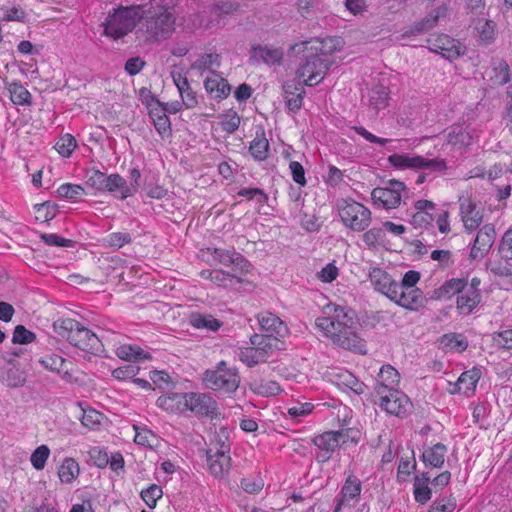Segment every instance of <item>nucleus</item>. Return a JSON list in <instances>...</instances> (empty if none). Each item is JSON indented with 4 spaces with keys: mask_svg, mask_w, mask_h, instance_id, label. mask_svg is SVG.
<instances>
[{
    "mask_svg": "<svg viewBox=\"0 0 512 512\" xmlns=\"http://www.w3.org/2000/svg\"><path fill=\"white\" fill-rule=\"evenodd\" d=\"M324 314L325 316L318 317L315 323L334 344L347 350L366 353L365 341L357 333L359 323L353 310L338 305H327Z\"/></svg>",
    "mask_w": 512,
    "mask_h": 512,
    "instance_id": "f257e3e1",
    "label": "nucleus"
},
{
    "mask_svg": "<svg viewBox=\"0 0 512 512\" xmlns=\"http://www.w3.org/2000/svg\"><path fill=\"white\" fill-rule=\"evenodd\" d=\"M175 0H158L140 14L142 19L137 33L145 42L168 39L175 31Z\"/></svg>",
    "mask_w": 512,
    "mask_h": 512,
    "instance_id": "f03ea898",
    "label": "nucleus"
},
{
    "mask_svg": "<svg viewBox=\"0 0 512 512\" xmlns=\"http://www.w3.org/2000/svg\"><path fill=\"white\" fill-rule=\"evenodd\" d=\"M53 328L60 337L82 351L91 354H98L102 351L103 345L99 337L74 319H58L54 322Z\"/></svg>",
    "mask_w": 512,
    "mask_h": 512,
    "instance_id": "7ed1b4c3",
    "label": "nucleus"
},
{
    "mask_svg": "<svg viewBox=\"0 0 512 512\" xmlns=\"http://www.w3.org/2000/svg\"><path fill=\"white\" fill-rule=\"evenodd\" d=\"M388 162L397 169L423 171L416 179V184L418 185L423 184L430 174L444 173L447 170V164L444 159H430L416 154H392L388 157Z\"/></svg>",
    "mask_w": 512,
    "mask_h": 512,
    "instance_id": "20e7f679",
    "label": "nucleus"
},
{
    "mask_svg": "<svg viewBox=\"0 0 512 512\" xmlns=\"http://www.w3.org/2000/svg\"><path fill=\"white\" fill-rule=\"evenodd\" d=\"M140 19V7H119L108 14L103 23L104 34L113 39H120L131 32Z\"/></svg>",
    "mask_w": 512,
    "mask_h": 512,
    "instance_id": "39448f33",
    "label": "nucleus"
},
{
    "mask_svg": "<svg viewBox=\"0 0 512 512\" xmlns=\"http://www.w3.org/2000/svg\"><path fill=\"white\" fill-rule=\"evenodd\" d=\"M298 50V48H295ZM298 53L300 51H297ZM305 53L302 62L296 71L298 79L302 80L306 86H316L325 77L326 72L329 70L330 62L314 52L308 50Z\"/></svg>",
    "mask_w": 512,
    "mask_h": 512,
    "instance_id": "423d86ee",
    "label": "nucleus"
},
{
    "mask_svg": "<svg viewBox=\"0 0 512 512\" xmlns=\"http://www.w3.org/2000/svg\"><path fill=\"white\" fill-rule=\"evenodd\" d=\"M203 381L209 389L233 393L239 387L240 376L236 368L228 367L225 361H220L215 370L204 373Z\"/></svg>",
    "mask_w": 512,
    "mask_h": 512,
    "instance_id": "0eeeda50",
    "label": "nucleus"
},
{
    "mask_svg": "<svg viewBox=\"0 0 512 512\" xmlns=\"http://www.w3.org/2000/svg\"><path fill=\"white\" fill-rule=\"evenodd\" d=\"M86 183L98 191L118 192L119 198L122 200L133 195L134 189L129 188L126 180L119 174L106 175L99 170L92 169L87 173Z\"/></svg>",
    "mask_w": 512,
    "mask_h": 512,
    "instance_id": "6e6552de",
    "label": "nucleus"
},
{
    "mask_svg": "<svg viewBox=\"0 0 512 512\" xmlns=\"http://www.w3.org/2000/svg\"><path fill=\"white\" fill-rule=\"evenodd\" d=\"M338 211L343 224L354 231H364L370 225L371 211L359 202L342 200Z\"/></svg>",
    "mask_w": 512,
    "mask_h": 512,
    "instance_id": "1a4fd4ad",
    "label": "nucleus"
},
{
    "mask_svg": "<svg viewBox=\"0 0 512 512\" xmlns=\"http://www.w3.org/2000/svg\"><path fill=\"white\" fill-rule=\"evenodd\" d=\"M377 396L380 407L388 414L404 417L412 408L408 396L398 389H385L380 386L377 389Z\"/></svg>",
    "mask_w": 512,
    "mask_h": 512,
    "instance_id": "9d476101",
    "label": "nucleus"
},
{
    "mask_svg": "<svg viewBox=\"0 0 512 512\" xmlns=\"http://www.w3.org/2000/svg\"><path fill=\"white\" fill-rule=\"evenodd\" d=\"M348 431H327L323 434L317 435L313 438L312 442L317 447L318 451L315 455L319 463L329 461L334 451L348 441Z\"/></svg>",
    "mask_w": 512,
    "mask_h": 512,
    "instance_id": "9b49d317",
    "label": "nucleus"
},
{
    "mask_svg": "<svg viewBox=\"0 0 512 512\" xmlns=\"http://www.w3.org/2000/svg\"><path fill=\"white\" fill-rule=\"evenodd\" d=\"M405 184L398 180H390L385 187H377L372 190L371 197L375 205L385 209H393L401 202V192Z\"/></svg>",
    "mask_w": 512,
    "mask_h": 512,
    "instance_id": "f8f14e48",
    "label": "nucleus"
},
{
    "mask_svg": "<svg viewBox=\"0 0 512 512\" xmlns=\"http://www.w3.org/2000/svg\"><path fill=\"white\" fill-rule=\"evenodd\" d=\"M218 447L207 450V463L209 471L216 477L223 476L230 469V445L224 441L217 443Z\"/></svg>",
    "mask_w": 512,
    "mask_h": 512,
    "instance_id": "ddd939ff",
    "label": "nucleus"
},
{
    "mask_svg": "<svg viewBox=\"0 0 512 512\" xmlns=\"http://www.w3.org/2000/svg\"><path fill=\"white\" fill-rule=\"evenodd\" d=\"M427 43L432 52L441 54L449 61L457 59L464 53L461 43L445 34L432 36Z\"/></svg>",
    "mask_w": 512,
    "mask_h": 512,
    "instance_id": "4468645a",
    "label": "nucleus"
},
{
    "mask_svg": "<svg viewBox=\"0 0 512 512\" xmlns=\"http://www.w3.org/2000/svg\"><path fill=\"white\" fill-rule=\"evenodd\" d=\"M213 259L225 266H233L232 271L244 275L249 272L251 264L248 260L235 250L221 248H208Z\"/></svg>",
    "mask_w": 512,
    "mask_h": 512,
    "instance_id": "2eb2a0df",
    "label": "nucleus"
},
{
    "mask_svg": "<svg viewBox=\"0 0 512 512\" xmlns=\"http://www.w3.org/2000/svg\"><path fill=\"white\" fill-rule=\"evenodd\" d=\"M496 239V230L493 224H485L482 226L474 239V243L472 245L470 251V258L482 259L484 258L492 248Z\"/></svg>",
    "mask_w": 512,
    "mask_h": 512,
    "instance_id": "dca6fc26",
    "label": "nucleus"
},
{
    "mask_svg": "<svg viewBox=\"0 0 512 512\" xmlns=\"http://www.w3.org/2000/svg\"><path fill=\"white\" fill-rule=\"evenodd\" d=\"M390 300L410 311H419L427 302L420 289L409 288L396 289Z\"/></svg>",
    "mask_w": 512,
    "mask_h": 512,
    "instance_id": "f3484780",
    "label": "nucleus"
},
{
    "mask_svg": "<svg viewBox=\"0 0 512 512\" xmlns=\"http://www.w3.org/2000/svg\"><path fill=\"white\" fill-rule=\"evenodd\" d=\"M459 209L461 220L467 232L475 231L483 221V212L470 198H460Z\"/></svg>",
    "mask_w": 512,
    "mask_h": 512,
    "instance_id": "a211bd4d",
    "label": "nucleus"
},
{
    "mask_svg": "<svg viewBox=\"0 0 512 512\" xmlns=\"http://www.w3.org/2000/svg\"><path fill=\"white\" fill-rule=\"evenodd\" d=\"M342 40L339 37H329L326 39H314L310 41H305L300 44H296L295 48H298V51H312L316 55L327 56L335 51L341 49Z\"/></svg>",
    "mask_w": 512,
    "mask_h": 512,
    "instance_id": "6ab92c4d",
    "label": "nucleus"
},
{
    "mask_svg": "<svg viewBox=\"0 0 512 512\" xmlns=\"http://www.w3.org/2000/svg\"><path fill=\"white\" fill-rule=\"evenodd\" d=\"M369 279L374 289L389 299L393 296L394 291L400 287L399 282L379 267H373L369 270Z\"/></svg>",
    "mask_w": 512,
    "mask_h": 512,
    "instance_id": "aec40b11",
    "label": "nucleus"
},
{
    "mask_svg": "<svg viewBox=\"0 0 512 512\" xmlns=\"http://www.w3.org/2000/svg\"><path fill=\"white\" fill-rule=\"evenodd\" d=\"M170 74L185 108L192 109L196 107L198 105L197 94L192 89L182 69H173Z\"/></svg>",
    "mask_w": 512,
    "mask_h": 512,
    "instance_id": "412c9836",
    "label": "nucleus"
},
{
    "mask_svg": "<svg viewBox=\"0 0 512 512\" xmlns=\"http://www.w3.org/2000/svg\"><path fill=\"white\" fill-rule=\"evenodd\" d=\"M188 410L200 416H209L216 412L217 403L208 394L189 392L187 397Z\"/></svg>",
    "mask_w": 512,
    "mask_h": 512,
    "instance_id": "4be33fe9",
    "label": "nucleus"
},
{
    "mask_svg": "<svg viewBox=\"0 0 512 512\" xmlns=\"http://www.w3.org/2000/svg\"><path fill=\"white\" fill-rule=\"evenodd\" d=\"M416 212L412 215L411 225L416 229H427L432 226L435 217L432 211L435 210L436 205L429 200H417L414 203Z\"/></svg>",
    "mask_w": 512,
    "mask_h": 512,
    "instance_id": "5701e85b",
    "label": "nucleus"
},
{
    "mask_svg": "<svg viewBox=\"0 0 512 512\" xmlns=\"http://www.w3.org/2000/svg\"><path fill=\"white\" fill-rule=\"evenodd\" d=\"M39 363L45 369L59 374L60 377L66 382H71L73 380V374L70 368V366H72L71 362L67 361L60 355H46L39 360Z\"/></svg>",
    "mask_w": 512,
    "mask_h": 512,
    "instance_id": "b1692460",
    "label": "nucleus"
},
{
    "mask_svg": "<svg viewBox=\"0 0 512 512\" xmlns=\"http://www.w3.org/2000/svg\"><path fill=\"white\" fill-rule=\"evenodd\" d=\"M257 319L261 329L266 332L265 335L281 338L288 332L287 326L284 322L271 312H261L257 315Z\"/></svg>",
    "mask_w": 512,
    "mask_h": 512,
    "instance_id": "393cba45",
    "label": "nucleus"
},
{
    "mask_svg": "<svg viewBox=\"0 0 512 512\" xmlns=\"http://www.w3.org/2000/svg\"><path fill=\"white\" fill-rule=\"evenodd\" d=\"M282 57L283 53L280 49L266 45H254L250 51V60L254 63L263 62L268 65H274L280 63Z\"/></svg>",
    "mask_w": 512,
    "mask_h": 512,
    "instance_id": "a878e982",
    "label": "nucleus"
},
{
    "mask_svg": "<svg viewBox=\"0 0 512 512\" xmlns=\"http://www.w3.org/2000/svg\"><path fill=\"white\" fill-rule=\"evenodd\" d=\"M481 377V371L478 368L463 372L454 385L451 393H461L469 396L475 391L476 385Z\"/></svg>",
    "mask_w": 512,
    "mask_h": 512,
    "instance_id": "bb28decb",
    "label": "nucleus"
},
{
    "mask_svg": "<svg viewBox=\"0 0 512 512\" xmlns=\"http://www.w3.org/2000/svg\"><path fill=\"white\" fill-rule=\"evenodd\" d=\"M205 90L213 95L214 98L223 99L226 98L231 91V86L215 71H212L209 76L204 80Z\"/></svg>",
    "mask_w": 512,
    "mask_h": 512,
    "instance_id": "cd10ccee",
    "label": "nucleus"
},
{
    "mask_svg": "<svg viewBox=\"0 0 512 512\" xmlns=\"http://www.w3.org/2000/svg\"><path fill=\"white\" fill-rule=\"evenodd\" d=\"M188 393H170L157 399V405L172 413H182L187 411Z\"/></svg>",
    "mask_w": 512,
    "mask_h": 512,
    "instance_id": "c85d7f7f",
    "label": "nucleus"
},
{
    "mask_svg": "<svg viewBox=\"0 0 512 512\" xmlns=\"http://www.w3.org/2000/svg\"><path fill=\"white\" fill-rule=\"evenodd\" d=\"M447 10L448 8L446 5L438 6L436 9L430 12L425 18L416 22L411 28V33L416 35L433 29L437 25L438 20L441 17L446 16Z\"/></svg>",
    "mask_w": 512,
    "mask_h": 512,
    "instance_id": "c756f323",
    "label": "nucleus"
},
{
    "mask_svg": "<svg viewBox=\"0 0 512 512\" xmlns=\"http://www.w3.org/2000/svg\"><path fill=\"white\" fill-rule=\"evenodd\" d=\"M481 302L480 292L468 291L465 288L457 296L456 308L461 315H469Z\"/></svg>",
    "mask_w": 512,
    "mask_h": 512,
    "instance_id": "7c9ffc66",
    "label": "nucleus"
},
{
    "mask_svg": "<svg viewBox=\"0 0 512 512\" xmlns=\"http://www.w3.org/2000/svg\"><path fill=\"white\" fill-rule=\"evenodd\" d=\"M465 288V279L452 278L445 281L439 288L433 291L432 299H450L454 295H459Z\"/></svg>",
    "mask_w": 512,
    "mask_h": 512,
    "instance_id": "2f4dec72",
    "label": "nucleus"
},
{
    "mask_svg": "<svg viewBox=\"0 0 512 512\" xmlns=\"http://www.w3.org/2000/svg\"><path fill=\"white\" fill-rule=\"evenodd\" d=\"M250 342L256 346L261 356L267 361L270 355L278 349L279 338L271 337V335L254 334L250 337Z\"/></svg>",
    "mask_w": 512,
    "mask_h": 512,
    "instance_id": "473e14b6",
    "label": "nucleus"
},
{
    "mask_svg": "<svg viewBox=\"0 0 512 512\" xmlns=\"http://www.w3.org/2000/svg\"><path fill=\"white\" fill-rule=\"evenodd\" d=\"M284 98L288 109L292 112L298 111L302 106L305 90L301 85L285 84Z\"/></svg>",
    "mask_w": 512,
    "mask_h": 512,
    "instance_id": "72a5a7b5",
    "label": "nucleus"
},
{
    "mask_svg": "<svg viewBox=\"0 0 512 512\" xmlns=\"http://www.w3.org/2000/svg\"><path fill=\"white\" fill-rule=\"evenodd\" d=\"M446 452L447 447L442 443H437L423 452L422 460L426 466L440 468L444 464Z\"/></svg>",
    "mask_w": 512,
    "mask_h": 512,
    "instance_id": "f704fd0d",
    "label": "nucleus"
},
{
    "mask_svg": "<svg viewBox=\"0 0 512 512\" xmlns=\"http://www.w3.org/2000/svg\"><path fill=\"white\" fill-rule=\"evenodd\" d=\"M400 382V374L391 365H384L380 369L378 374L377 384L375 386V392L382 386L385 389H397L396 386Z\"/></svg>",
    "mask_w": 512,
    "mask_h": 512,
    "instance_id": "c9c22d12",
    "label": "nucleus"
},
{
    "mask_svg": "<svg viewBox=\"0 0 512 512\" xmlns=\"http://www.w3.org/2000/svg\"><path fill=\"white\" fill-rule=\"evenodd\" d=\"M192 327L196 329H205L207 331H217L222 323L210 314L192 313L189 319Z\"/></svg>",
    "mask_w": 512,
    "mask_h": 512,
    "instance_id": "e433bc0d",
    "label": "nucleus"
},
{
    "mask_svg": "<svg viewBox=\"0 0 512 512\" xmlns=\"http://www.w3.org/2000/svg\"><path fill=\"white\" fill-rule=\"evenodd\" d=\"M6 88L13 104L22 106L31 104V94L20 82H6Z\"/></svg>",
    "mask_w": 512,
    "mask_h": 512,
    "instance_id": "4c0bfd02",
    "label": "nucleus"
},
{
    "mask_svg": "<svg viewBox=\"0 0 512 512\" xmlns=\"http://www.w3.org/2000/svg\"><path fill=\"white\" fill-rule=\"evenodd\" d=\"M249 151L253 158L257 161H264L268 157L269 142L265 137V133H256L255 138L250 143Z\"/></svg>",
    "mask_w": 512,
    "mask_h": 512,
    "instance_id": "58836bf2",
    "label": "nucleus"
},
{
    "mask_svg": "<svg viewBox=\"0 0 512 512\" xmlns=\"http://www.w3.org/2000/svg\"><path fill=\"white\" fill-rule=\"evenodd\" d=\"M116 355L126 361H136L150 358L149 353L136 345H121L116 350Z\"/></svg>",
    "mask_w": 512,
    "mask_h": 512,
    "instance_id": "ea45409f",
    "label": "nucleus"
},
{
    "mask_svg": "<svg viewBox=\"0 0 512 512\" xmlns=\"http://www.w3.org/2000/svg\"><path fill=\"white\" fill-rule=\"evenodd\" d=\"M219 55L213 53L201 54L192 64V69L199 71L201 74L209 71L210 73L214 67H219Z\"/></svg>",
    "mask_w": 512,
    "mask_h": 512,
    "instance_id": "a19ab883",
    "label": "nucleus"
},
{
    "mask_svg": "<svg viewBox=\"0 0 512 512\" xmlns=\"http://www.w3.org/2000/svg\"><path fill=\"white\" fill-rule=\"evenodd\" d=\"M361 489L362 486L360 480L354 475L348 476L341 489L342 498L340 500L345 502L357 499L360 496Z\"/></svg>",
    "mask_w": 512,
    "mask_h": 512,
    "instance_id": "79ce46f5",
    "label": "nucleus"
},
{
    "mask_svg": "<svg viewBox=\"0 0 512 512\" xmlns=\"http://www.w3.org/2000/svg\"><path fill=\"white\" fill-rule=\"evenodd\" d=\"M79 474V465L72 458H66L61 464L58 475L63 483H71Z\"/></svg>",
    "mask_w": 512,
    "mask_h": 512,
    "instance_id": "37998d69",
    "label": "nucleus"
},
{
    "mask_svg": "<svg viewBox=\"0 0 512 512\" xmlns=\"http://www.w3.org/2000/svg\"><path fill=\"white\" fill-rule=\"evenodd\" d=\"M238 358L242 363L246 364L248 367H253L258 363L266 362L263 356H261V353L254 345H252L251 347L240 349L238 353Z\"/></svg>",
    "mask_w": 512,
    "mask_h": 512,
    "instance_id": "c03bdc74",
    "label": "nucleus"
},
{
    "mask_svg": "<svg viewBox=\"0 0 512 512\" xmlns=\"http://www.w3.org/2000/svg\"><path fill=\"white\" fill-rule=\"evenodd\" d=\"M242 275L236 272H225L223 270H213V275L211 277V282L223 286L228 287L233 285V281L236 280L238 283H242Z\"/></svg>",
    "mask_w": 512,
    "mask_h": 512,
    "instance_id": "a18cd8bd",
    "label": "nucleus"
},
{
    "mask_svg": "<svg viewBox=\"0 0 512 512\" xmlns=\"http://www.w3.org/2000/svg\"><path fill=\"white\" fill-rule=\"evenodd\" d=\"M251 389L254 393L262 396H273L277 395L281 388L276 381H255L251 384Z\"/></svg>",
    "mask_w": 512,
    "mask_h": 512,
    "instance_id": "49530a36",
    "label": "nucleus"
},
{
    "mask_svg": "<svg viewBox=\"0 0 512 512\" xmlns=\"http://www.w3.org/2000/svg\"><path fill=\"white\" fill-rule=\"evenodd\" d=\"M388 92L384 86H376L371 89L369 94V103L375 110L383 109L387 106Z\"/></svg>",
    "mask_w": 512,
    "mask_h": 512,
    "instance_id": "de8ad7c7",
    "label": "nucleus"
},
{
    "mask_svg": "<svg viewBox=\"0 0 512 512\" xmlns=\"http://www.w3.org/2000/svg\"><path fill=\"white\" fill-rule=\"evenodd\" d=\"M131 241L132 237L127 232H113L104 239L105 245L115 250L131 243Z\"/></svg>",
    "mask_w": 512,
    "mask_h": 512,
    "instance_id": "09e8293b",
    "label": "nucleus"
},
{
    "mask_svg": "<svg viewBox=\"0 0 512 512\" xmlns=\"http://www.w3.org/2000/svg\"><path fill=\"white\" fill-rule=\"evenodd\" d=\"M440 344L445 348L455 349L457 351H464L468 347V342L455 333L445 334L440 339Z\"/></svg>",
    "mask_w": 512,
    "mask_h": 512,
    "instance_id": "8fccbe9b",
    "label": "nucleus"
},
{
    "mask_svg": "<svg viewBox=\"0 0 512 512\" xmlns=\"http://www.w3.org/2000/svg\"><path fill=\"white\" fill-rule=\"evenodd\" d=\"M36 220L48 222L57 214V205L49 201L35 205Z\"/></svg>",
    "mask_w": 512,
    "mask_h": 512,
    "instance_id": "3c124183",
    "label": "nucleus"
},
{
    "mask_svg": "<svg viewBox=\"0 0 512 512\" xmlns=\"http://www.w3.org/2000/svg\"><path fill=\"white\" fill-rule=\"evenodd\" d=\"M241 119L237 112L230 110L228 113L222 116L220 126L226 133H234L240 125Z\"/></svg>",
    "mask_w": 512,
    "mask_h": 512,
    "instance_id": "603ef678",
    "label": "nucleus"
},
{
    "mask_svg": "<svg viewBox=\"0 0 512 512\" xmlns=\"http://www.w3.org/2000/svg\"><path fill=\"white\" fill-rule=\"evenodd\" d=\"M57 193L62 198L77 200L84 195V188L80 185L65 183L57 189Z\"/></svg>",
    "mask_w": 512,
    "mask_h": 512,
    "instance_id": "864d4df0",
    "label": "nucleus"
},
{
    "mask_svg": "<svg viewBox=\"0 0 512 512\" xmlns=\"http://www.w3.org/2000/svg\"><path fill=\"white\" fill-rule=\"evenodd\" d=\"M102 419H103L102 413H100L94 409H88V410H83V414L81 417V423L85 427H87L91 430H96L101 425Z\"/></svg>",
    "mask_w": 512,
    "mask_h": 512,
    "instance_id": "5fc2aeb1",
    "label": "nucleus"
},
{
    "mask_svg": "<svg viewBox=\"0 0 512 512\" xmlns=\"http://www.w3.org/2000/svg\"><path fill=\"white\" fill-rule=\"evenodd\" d=\"M76 140L70 134H65L56 143L55 148L63 157H69L76 148Z\"/></svg>",
    "mask_w": 512,
    "mask_h": 512,
    "instance_id": "6e6d98bb",
    "label": "nucleus"
},
{
    "mask_svg": "<svg viewBox=\"0 0 512 512\" xmlns=\"http://www.w3.org/2000/svg\"><path fill=\"white\" fill-rule=\"evenodd\" d=\"M386 234L382 228L373 227L363 234V241L368 247L383 244Z\"/></svg>",
    "mask_w": 512,
    "mask_h": 512,
    "instance_id": "4d7b16f0",
    "label": "nucleus"
},
{
    "mask_svg": "<svg viewBox=\"0 0 512 512\" xmlns=\"http://www.w3.org/2000/svg\"><path fill=\"white\" fill-rule=\"evenodd\" d=\"M134 428L136 430L134 437V442L136 444L146 447H153L156 445L157 437L151 430L146 428L139 429L136 426H134Z\"/></svg>",
    "mask_w": 512,
    "mask_h": 512,
    "instance_id": "13d9d810",
    "label": "nucleus"
},
{
    "mask_svg": "<svg viewBox=\"0 0 512 512\" xmlns=\"http://www.w3.org/2000/svg\"><path fill=\"white\" fill-rule=\"evenodd\" d=\"M50 450L46 445L37 447L31 455V464L36 470H42L49 457Z\"/></svg>",
    "mask_w": 512,
    "mask_h": 512,
    "instance_id": "bf43d9fd",
    "label": "nucleus"
},
{
    "mask_svg": "<svg viewBox=\"0 0 512 512\" xmlns=\"http://www.w3.org/2000/svg\"><path fill=\"white\" fill-rule=\"evenodd\" d=\"M35 334L23 325H17L14 329L12 342L14 344H29L35 340Z\"/></svg>",
    "mask_w": 512,
    "mask_h": 512,
    "instance_id": "052dcab7",
    "label": "nucleus"
},
{
    "mask_svg": "<svg viewBox=\"0 0 512 512\" xmlns=\"http://www.w3.org/2000/svg\"><path fill=\"white\" fill-rule=\"evenodd\" d=\"M425 481L418 479L414 481V497L421 504H425L431 498V489L425 484Z\"/></svg>",
    "mask_w": 512,
    "mask_h": 512,
    "instance_id": "680f3d73",
    "label": "nucleus"
},
{
    "mask_svg": "<svg viewBox=\"0 0 512 512\" xmlns=\"http://www.w3.org/2000/svg\"><path fill=\"white\" fill-rule=\"evenodd\" d=\"M238 196L247 198L248 200L256 199L261 205L268 201V195L260 188H242L239 190Z\"/></svg>",
    "mask_w": 512,
    "mask_h": 512,
    "instance_id": "e2e57ef3",
    "label": "nucleus"
},
{
    "mask_svg": "<svg viewBox=\"0 0 512 512\" xmlns=\"http://www.w3.org/2000/svg\"><path fill=\"white\" fill-rule=\"evenodd\" d=\"M161 496L162 489L156 484H152L147 489L141 491V498L149 507H154Z\"/></svg>",
    "mask_w": 512,
    "mask_h": 512,
    "instance_id": "0e129e2a",
    "label": "nucleus"
},
{
    "mask_svg": "<svg viewBox=\"0 0 512 512\" xmlns=\"http://www.w3.org/2000/svg\"><path fill=\"white\" fill-rule=\"evenodd\" d=\"M499 252L503 259H512V227L504 233L499 245Z\"/></svg>",
    "mask_w": 512,
    "mask_h": 512,
    "instance_id": "69168bd1",
    "label": "nucleus"
},
{
    "mask_svg": "<svg viewBox=\"0 0 512 512\" xmlns=\"http://www.w3.org/2000/svg\"><path fill=\"white\" fill-rule=\"evenodd\" d=\"M456 508V501L453 498H441L431 505L428 512H452Z\"/></svg>",
    "mask_w": 512,
    "mask_h": 512,
    "instance_id": "338daca9",
    "label": "nucleus"
},
{
    "mask_svg": "<svg viewBox=\"0 0 512 512\" xmlns=\"http://www.w3.org/2000/svg\"><path fill=\"white\" fill-rule=\"evenodd\" d=\"M493 341L500 348L512 350V329L494 333Z\"/></svg>",
    "mask_w": 512,
    "mask_h": 512,
    "instance_id": "774afa93",
    "label": "nucleus"
}]
</instances>
